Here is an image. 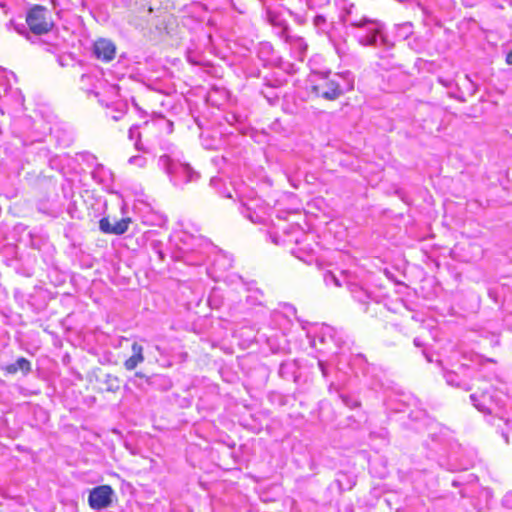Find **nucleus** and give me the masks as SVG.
I'll return each instance as SVG.
<instances>
[{
  "instance_id": "nucleus-35",
  "label": "nucleus",
  "mask_w": 512,
  "mask_h": 512,
  "mask_svg": "<svg viewBox=\"0 0 512 512\" xmlns=\"http://www.w3.org/2000/svg\"><path fill=\"white\" fill-rule=\"evenodd\" d=\"M134 146H135V149L138 150V151H142L144 153H148L149 152V150L141 142V134H140V132H137V139H136V141H134Z\"/></svg>"
},
{
  "instance_id": "nucleus-19",
  "label": "nucleus",
  "mask_w": 512,
  "mask_h": 512,
  "mask_svg": "<svg viewBox=\"0 0 512 512\" xmlns=\"http://www.w3.org/2000/svg\"><path fill=\"white\" fill-rule=\"evenodd\" d=\"M284 41L290 43L291 48H292L293 52L295 53V57L298 60L302 61L303 58L305 57L307 49H308V45L305 42V40L302 37L292 36L290 34V38L288 40H284Z\"/></svg>"
},
{
  "instance_id": "nucleus-23",
  "label": "nucleus",
  "mask_w": 512,
  "mask_h": 512,
  "mask_svg": "<svg viewBox=\"0 0 512 512\" xmlns=\"http://www.w3.org/2000/svg\"><path fill=\"white\" fill-rule=\"evenodd\" d=\"M97 81V77L92 74H82L80 77L81 89L88 93H92Z\"/></svg>"
},
{
  "instance_id": "nucleus-15",
  "label": "nucleus",
  "mask_w": 512,
  "mask_h": 512,
  "mask_svg": "<svg viewBox=\"0 0 512 512\" xmlns=\"http://www.w3.org/2000/svg\"><path fill=\"white\" fill-rule=\"evenodd\" d=\"M282 85V82L278 79L275 80H267L265 83V89L261 90V94L263 97L267 99L269 104L274 105L279 100L278 89Z\"/></svg>"
},
{
  "instance_id": "nucleus-27",
  "label": "nucleus",
  "mask_w": 512,
  "mask_h": 512,
  "mask_svg": "<svg viewBox=\"0 0 512 512\" xmlns=\"http://www.w3.org/2000/svg\"><path fill=\"white\" fill-rule=\"evenodd\" d=\"M340 399L343 402V404L349 407L350 409H355L360 406V402L351 395L340 394Z\"/></svg>"
},
{
  "instance_id": "nucleus-42",
  "label": "nucleus",
  "mask_w": 512,
  "mask_h": 512,
  "mask_svg": "<svg viewBox=\"0 0 512 512\" xmlns=\"http://www.w3.org/2000/svg\"><path fill=\"white\" fill-rule=\"evenodd\" d=\"M108 92L112 96H118L119 95V87L117 85H109Z\"/></svg>"
},
{
  "instance_id": "nucleus-38",
  "label": "nucleus",
  "mask_w": 512,
  "mask_h": 512,
  "mask_svg": "<svg viewBox=\"0 0 512 512\" xmlns=\"http://www.w3.org/2000/svg\"><path fill=\"white\" fill-rule=\"evenodd\" d=\"M139 129V126L138 125H132L128 131V137L131 141H136L137 139V132Z\"/></svg>"
},
{
  "instance_id": "nucleus-18",
  "label": "nucleus",
  "mask_w": 512,
  "mask_h": 512,
  "mask_svg": "<svg viewBox=\"0 0 512 512\" xmlns=\"http://www.w3.org/2000/svg\"><path fill=\"white\" fill-rule=\"evenodd\" d=\"M131 349L133 352L132 356L124 362V367L129 371L134 370L144 361L143 347L140 344L134 342Z\"/></svg>"
},
{
  "instance_id": "nucleus-41",
  "label": "nucleus",
  "mask_w": 512,
  "mask_h": 512,
  "mask_svg": "<svg viewBox=\"0 0 512 512\" xmlns=\"http://www.w3.org/2000/svg\"><path fill=\"white\" fill-rule=\"evenodd\" d=\"M371 377L373 379L372 382H371V386H372L373 389L376 390L378 388L380 389V388L383 387V383H382L381 379H378L376 375L375 376L371 375Z\"/></svg>"
},
{
  "instance_id": "nucleus-8",
  "label": "nucleus",
  "mask_w": 512,
  "mask_h": 512,
  "mask_svg": "<svg viewBox=\"0 0 512 512\" xmlns=\"http://www.w3.org/2000/svg\"><path fill=\"white\" fill-rule=\"evenodd\" d=\"M114 491L108 485H101L93 488L88 496L89 506L94 510L108 508L113 501Z\"/></svg>"
},
{
  "instance_id": "nucleus-28",
  "label": "nucleus",
  "mask_w": 512,
  "mask_h": 512,
  "mask_svg": "<svg viewBox=\"0 0 512 512\" xmlns=\"http://www.w3.org/2000/svg\"><path fill=\"white\" fill-rule=\"evenodd\" d=\"M444 378L448 385L454 386V387H461V384L458 380V375L453 371H446L444 373Z\"/></svg>"
},
{
  "instance_id": "nucleus-22",
  "label": "nucleus",
  "mask_w": 512,
  "mask_h": 512,
  "mask_svg": "<svg viewBox=\"0 0 512 512\" xmlns=\"http://www.w3.org/2000/svg\"><path fill=\"white\" fill-rule=\"evenodd\" d=\"M91 175L96 182L104 184L110 180L112 174L111 171L107 169L104 165L97 164L96 167L93 169Z\"/></svg>"
},
{
  "instance_id": "nucleus-1",
  "label": "nucleus",
  "mask_w": 512,
  "mask_h": 512,
  "mask_svg": "<svg viewBox=\"0 0 512 512\" xmlns=\"http://www.w3.org/2000/svg\"><path fill=\"white\" fill-rule=\"evenodd\" d=\"M311 343L318 351L335 356V359H331L329 362L318 361L319 369L324 378L328 377L330 366H335L339 371L343 370V367H341L342 358L347 362L350 361L346 357V352L351 350L350 345L353 342L343 329L323 324L316 332Z\"/></svg>"
},
{
  "instance_id": "nucleus-48",
  "label": "nucleus",
  "mask_w": 512,
  "mask_h": 512,
  "mask_svg": "<svg viewBox=\"0 0 512 512\" xmlns=\"http://www.w3.org/2000/svg\"><path fill=\"white\" fill-rule=\"evenodd\" d=\"M231 118H232L233 120H236V116H235V115H232V116H231Z\"/></svg>"
},
{
  "instance_id": "nucleus-24",
  "label": "nucleus",
  "mask_w": 512,
  "mask_h": 512,
  "mask_svg": "<svg viewBox=\"0 0 512 512\" xmlns=\"http://www.w3.org/2000/svg\"><path fill=\"white\" fill-rule=\"evenodd\" d=\"M120 379L112 374H106L104 384L106 385V390L109 392H117L120 389Z\"/></svg>"
},
{
  "instance_id": "nucleus-20",
  "label": "nucleus",
  "mask_w": 512,
  "mask_h": 512,
  "mask_svg": "<svg viewBox=\"0 0 512 512\" xmlns=\"http://www.w3.org/2000/svg\"><path fill=\"white\" fill-rule=\"evenodd\" d=\"M233 265V258L231 255L219 252L213 259V269L215 272H225Z\"/></svg>"
},
{
  "instance_id": "nucleus-14",
  "label": "nucleus",
  "mask_w": 512,
  "mask_h": 512,
  "mask_svg": "<svg viewBox=\"0 0 512 512\" xmlns=\"http://www.w3.org/2000/svg\"><path fill=\"white\" fill-rule=\"evenodd\" d=\"M470 400L478 411L486 414H490L492 412V409L489 405L491 403L492 397L487 392H483L480 395L473 393L470 395Z\"/></svg>"
},
{
  "instance_id": "nucleus-10",
  "label": "nucleus",
  "mask_w": 512,
  "mask_h": 512,
  "mask_svg": "<svg viewBox=\"0 0 512 512\" xmlns=\"http://www.w3.org/2000/svg\"><path fill=\"white\" fill-rule=\"evenodd\" d=\"M130 223L129 217L116 220L114 223H111L108 217H104L99 221V228L106 234L122 235L128 230Z\"/></svg>"
},
{
  "instance_id": "nucleus-25",
  "label": "nucleus",
  "mask_w": 512,
  "mask_h": 512,
  "mask_svg": "<svg viewBox=\"0 0 512 512\" xmlns=\"http://www.w3.org/2000/svg\"><path fill=\"white\" fill-rule=\"evenodd\" d=\"M239 211L244 217L249 219L251 222H258L259 216L255 212H253L252 209L247 204L242 203L239 206Z\"/></svg>"
},
{
  "instance_id": "nucleus-32",
  "label": "nucleus",
  "mask_w": 512,
  "mask_h": 512,
  "mask_svg": "<svg viewBox=\"0 0 512 512\" xmlns=\"http://www.w3.org/2000/svg\"><path fill=\"white\" fill-rule=\"evenodd\" d=\"M263 299V293L259 289H256L254 291L253 295H249L247 297V302L253 304V305H261Z\"/></svg>"
},
{
  "instance_id": "nucleus-6",
  "label": "nucleus",
  "mask_w": 512,
  "mask_h": 512,
  "mask_svg": "<svg viewBox=\"0 0 512 512\" xmlns=\"http://www.w3.org/2000/svg\"><path fill=\"white\" fill-rule=\"evenodd\" d=\"M311 21L315 32L328 39L339 57L347 55L348 46L346 39L334 22L328 21L322 14L311 16Z\"/></svg>"
},
{
  "instance_id": "nucleus-2",
  "label": "nucleus",
  "mask_w": 512,
  "mask_h": 512,
  "mask_svg": "<svg viewBox=\"0 0 512 512\" xmlns=\"http://www.w3.org/2000/svg\"><path fill=\"white\" fill-rule=\"evenodd\" d=\"M308 81L310 91L328 101H334L354 88V75L350 71L312 69Z\"/></svg>"
},
{
  "instance_id": "nucleus-40",
  "label": "nucleus",
  "mask_w": 512,
  "mask_h": 512,
  "mask_svg": "<svg viewBox=\"0 0 512 512\" xmlns=\"http://www.w3.org/2000/svg\"><path fill=\"white\" fill-rule=\"evenodd\" d=\"M10 25L14 26V29L19 33V34H25L27 32V29H26V26L25 24H17L13 21H10L9 23Z\"/></svg>"
},
{
  "instance_id": "nucleus-33",
  "label": "nucleus",
  "mask_w": 512,
  "mask_h": 512,
  "mask_svg": "<svg viewBox=\"0 0 512 512\" xmlns=\"http://www.w3.org/2000/svg\"><path fill=\"white\" fill-rule=\"evenodd\" d=\"M38 210L42 213H45L47 215H55L56 214V211L53 207H51L50 205H47V203L45 202H39L38 203Z\"/></svg>"
},
{
  "instance_id": "nucleus-12",
  "label": "nucleus",
  "mask_w": 512,
  "mask_h": 512,
  "mask_svg": "<svg viewBox=\"0 0 512 512\" xmlns=\"http://www.w3.org/2000/svg\"><path fill=\"white\" fill-rule=\"evenodd\" d=\"M268 20L274 27L275 33L278 35L279 38L283 40H288L290 38V27L286 23V21L283 18H281L280 15L273 12H269Z\"/></svg>"
},
{
  "instance_id": "nucleus-17",
  "label": "nucleus",
  "mask_w": 512,
  "mask_h": 512,
  "mask_svg": "<svg viewBox=\"0 0 512 512\" xmlns=\"http://www.w3.org/2000/svg\"><path fill=\"white\" fill-rule=\"evenodd\" d=\"M3 369L8 374H16L20 371L23 375H27L32 371V365L25 357H19L14 363L6 365Z\"/></svg>"
},
{
  "instance_id": "nucleus-45",
  "label": "nucleus",
  "mask_w": 512,
  "mask_h": 512,
  "mask_svg": "<svg viewBox=\"0 0 512 512\" xmlns=\"http://www.w3.org/2000/svg\"><path fill=\"white\" fill-rule=\"evenodd\" d=\"M315 1H316V0H308V1H307V5H308V8H309L310 10H313V9L315 8V6H316Z\"/></svg>"
},
{
  "instance_id": "nucleus-5",
  "label": "nucleus",
  "mask_w": 512,
  "mask_h": 512,
  "mask_svg": "<svg viewBox=\"0 0 512 512\" xmlns=\"http://www.w3.org/2000/svg\"><path fill=\"white\" fill-rule=\"evenodd\" d=\"M158 166L168 175L175 187H181L199 178L198 172L194 171L189 164L181 162L180 159L176 160L168 154L159 157Z\"/></svg>"
},
{
  "instance_id": "nucleus-9",
  "label": "nucleus",
  "mask_w": 512,
  "mask_h": 512,
  "mask_svg": "<svg viewBox=\"0 0 512 512\" xmlns=\"http://www.w3.org/2000/svg\"><path fill=\"white\" fill-rule=\"evenodd\" d=\"M335 5L339 9V19L345 26L352 27L357 24L360 16L354 14L355 5L348 0H335Z\"/></svg>"
},
{
  "instance_id": "nucleus-43",
  "label": "nucleus",
  "mask_w": 512,
  "mask_h": 512,
  "mask_svg": "<svg viewBox=\"0 0 512 512\" xmlns=\"http://www.w3.org/2000/svg\"><path fill=\"white\" fill-rule=\"evenodd\" d=\"M469 467V463H460L459 465H454L450 468V470H466Z\"/></svg>"
},
{
  "instance_id": "nucleus-3",
  "label": "nucleus",
  "mask_w": 512,
  "mask_h": 512,
  "mask_svg": "<svg viewBox=\"0 0 512 512\" xmlns=\"http://www.w3.org/2000/svg\"><path fill=\"white\" fill-rule=\"evenodd\" d=\"M175 250L172 258L183 261L190 266L202 265L213 246L205 238L192 235L186 231H179L172 238Z\"/></svg>"
},
{
  "instance_id": "nucleus-30",
  "label": "nucleus",
  "mask_w": 512,
  "mask_h": 512,
  "mask_svg": "<svg viewBox=\"0 0 512 512\" xmlns=\"http://www.w3.org/2000/svg\"><path fill=\"white\" fill-rule=\"evenodd\" d=\"M128 163L139 168H144L147 164V159L142 155L131 156Z\"/></svg>"
},
{
  "instance_id": "nucleus-29",
  "label": "nucleus",
  "mask_w": 512,
  "mask_h": 512,
  "mask_svg": "<svg viewBox=\"0 0 512 512\" xmlns=\"http://www.w3.org/2000/svg\"><path fill=\"white\" fill-rule=\"evenodd\" d=\"M272 52H273V47L271 46V44H269V43H261L260 44V47L258 50V55L261 59H268L269 56L272 54Z\"/></svg>"
},
{
  "instance_id": "nucleus-36",
  "label": "nucleus",
  "mask_w": 512,
  "mask_h": 512,
  "mask_svg": "<svg viewBox=\"0 0 512 512\" xmlns=\"http://www.w3.org/2000/svg\"><path fill=\"white\" fill-rule=\"evenodd\" d=\"M302 249L301 248H298L297 252H293L295 254V256L299 259H301L302 261L306 262V263H311L312 260H313V255L311 253H308L307 256H302L300 253H301ZM310 252H312V250H310Z\"/></svg>"
},
{
  "instance_id": "nucleus-26",
  "label": "nucleus",
  "mask_w": 512,
  "mask_h": 512,
  "mask_svg": "<svg viewBox=\"0 0 512 512\" xmlns=\"http://www.w3.org/2000/svg\"><path fill=\"white\" fill-rule=\"evenodd\" d=\"M151 250L157 255L159 261L163 262L165 260V253L163 251V243L158 240H152L150 242Z\"/></svg>"
},
{
  "instance_id": "nucleus-37",
  "label": "nucleus",
  "mask_w": 512,
  "mask_h": 512,
  "mask_svg": "<svg viewBox=\"0 0 512 512\" xmlns=\"http://www.w3.org/2000/svg\"><path fill=\"white\" fill-rule=\"evenodd\" d=\"M355 360H359V361H362L366 364V368L363 370V372L366 374V375H369L370 374V370H375V367H370V365L367 363L365 357L362 355V354H358L356 355L355 357Z\"/></svg>"
},
{
  "instance_id": "nucleus-31",
  "label": "nucleus",
  "mask_w": 512,
  "mask_h": 512,
  "mask_svg": "<svg viewBox=\"0 0 512 512\" xmlns=\"http://www.w3.org/2000/svg\"><path fill=\"white\" fill-rule=\"evenodd\" d=\"M324 281H325L326 285H334L336 287L341 286V283H340L338 277L331 271H327L324 274Z\"/></svg>"
},
{
  "instance_id": "nucleus-13",
  "label": "nucleus",
  "mask_w": 512,
  "mask_h": 512,
  "mask_svg": "<svg viewBox=\"0 0 512 512\" xmlns=\"http://www.w3.org/2000/svg\"><path fill=\"white\" fill-rule=\"evenodd\" d=\"M100 102L108 108L106 116L114 121L122 119L128 111V104L122 100L113 101L111 103H104L102 100Z\"/></svg>"
},
{
  "instance_id": "nucleus-49",
  "label": "nucleus",
  "mask_w": 512,
  "mask_h": 512,
  "mask_svg": "<svg viewBox=\"0 0 512 512\" xmlns=\"http://www.w3.org/2000/svg\"><path fill=\"white\" fill-rule=\"evenodd\" d=\"M323 1H324L325 3H328V2H329V0H323Z\"/></svg>"
},
{
  "instance_id": "nucleus-47",
  "label": "nucleus",
  "mask_w": 512,
  "mask_h": 512,
  "mask_svg": "<svg viewBox=\"0 0 512 512\" xmlns=\"http://www.w3.org/2000/svg\"><path fill=\"white\" fill-rule=\"evenodd\" d=\"M425 356H426V358H427V360H428L429 362H431V361H432V359H431L430 357H428V355H426V354H425Z\"/></svg>"
},
{
  "instance_id": "nucleus-34",
  "label": "nucleus",
  "mask_w": 512,
  "mask_h": 512,
  "mask_svg": "<svg viewBox=\"0 0 512 512\" xmlns=\"http://www.w3.org/2000/svg\"><path fill=\"white\" fill-rule=\"evenodd\" d=\"M291 15L293 16V19L294 21L299 24V25H304L307 23L308 19L310 18L308 14H305V15H301V14H298V13H292L291 12Z\"/></svg>"
},
{
  "instance_id": "nucleus-7",
  "label": "nucleus",
  "mask_w": 512,
  "mask_h": 512,
  "mask_svg": "<svg viewBox=\"0 0 512 512\" xmlns=\"http://www.w3.org/2000/svg\"><path fill=\"white\" fill-rule=\"evenodd\" d=\"M26 24L29 30L35 35L48 33L53 28V22L50 18L49 11L43 7L36 5L31 8L26 16Z\"/></svg>"
},
{
  "instance_id": "nucleus-11",
  "label": "nucleus",
  "mask_w": 512,
  "mask_h": 512,
  "mask_svg": "<svg viewBox=\"0 0 512 512\" xmlns=\"http://www.w3.org/2000/svg\"><path fill=\"white\" fill-rule=\"evenodd\" d=\"M116 47L114 43L107 39H99L94 43L93 54L99 60L109 62L114 59Z\"/></svg>"
},
{
  "instance_id": "nucleus-46",
  "label": "nucleus",
  "mask_w": 512,
  "mask_h": 512,
  "mask_svg": "<svg viewBox=\"0 0 512 512\" xmlns=\"http://www.w3.org/2000/svg\"><path fill=\"white\" fill-rule=\"evenodd\" d=\"M413 342H414L415 346H417V347H420L423 345L422 342L420 341V338H418V337H416Z\"/></svg>"
},
{
  "instance_id": "nucleus-44",
  "label": "nucleus",
  "mask_w": 512,
  "mask_h": 512,
  "mask_svg": "<svg viewBox=\"0 0 512 512\" xmlns=\"http://www.w3.org/2000/svg\"><path fill=\"white\" fill-rule=\"evenodd\" d=\"M506 63L508 65H512V49L509 51V53L506 56Z\"/></svg>"
},
{
  "instance_id": "nucleus-4",
  "label": "nucleus",
  "mask_w": 512,
  "mask_h": 512,
  "mask_svg": "<svg viewBox=\"0 0 512 512\" xmlns=\"http://www.w3.org/2000/svg\"><path fill=\"white\" fill-rule=\"evenodd\" d=\"M353 36L362 46L390 48L392 44L384 35V25L366 16H360L357 24L353 25Z\"/></svg>"
},
{
  "instance_id": "nucleus-21",
  "label": "nucleus",
  "mask_w": 512,
  "mask_h": 512,
  "mask_svg": "<svg viewBox=\"0 0 512 512\" xmlns=\"http://www.w3.org/2000/svg\"><path fill=\"white\" fill-rule=\"evenodd\" d=\"M297 370L296 363L294 361H285L280 364L279 376L285 380L295 379V373Z\"/></svg>"
},
{
  "instance_id": "nucleus-16",
  "label": "nucleus",
  "mask_w": 512,
  "mask_h": 512,
  "mask_svg": "<svg viewBox=\"0 0 512 512\" xmlns=\"http://www.w3.org/2000/svg\"><path fill=\"white\" fill-rule=\"evenodd\" d=\"M138 380H144L149 385H155L158 381L163 382L164 388L168 389L171 387V382L164 376L155 375L153 377H148L142 372H136L134 376L130 379V381L137 387H140L142 384Z\"/></svg>"
},
{
  "instance_id": "nucleus-39",
  "label": "nucleus",
  "mask_w": 512,
  "mask_h": 512,
  "mask_svg": "<svg viewBox=\"0 0 512 512\" xmlns=\"http://www.w3.org/2000/svg\"><path fill=\"white\" fill-rule=\"evenodd\" d=\"M502 503L505 507L512 509V491L506 493L502 500Z\"/></svg>"
}]
</instances>
